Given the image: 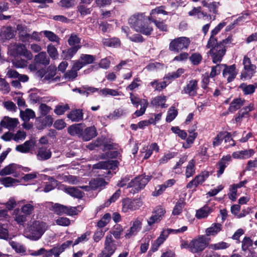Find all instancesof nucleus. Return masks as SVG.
<instances>
[{
  "label": "nucleus",
  "mask_w": 257,
  "mask_h": 257,
  "mask_svg": "<svg viewBox=\"0 0 257 257\" xmlns=\"http://www.w3.org/2000/svg\"><path fill=\"white\" fill-rule=\"evenodd\" d=\"M231 38L228 37L218 44L214 36L211 35L206 47L211 49L209 53L212 57L214 63L220 62L222 60V57L225 53V46L228 43H231Z\"/></svg>",
  "instance_id": "nucleus-2"
},
{
  "label": "nucleus",
  "mask_w": 257,
  "mask_h": 257,
  "mask_svg": "<svg viewBox=\"0 0 257 257\" xmlns=\"http://www.w3.org/2000/svg\"><path fill=\"white\" fill-rule=\"evenodd\" d=\"M201 3L203 7L208 8L209 12L213 14L212 15H215L216 16V15L217 14V9L219 3L215 2L208 3L207 1H203Z\"/></svg>",
  "instance_id": "nucleus-28"
},
{
  "label": "nucleus",
  "mask_w": 257,
  "mask_h": 257,
  "mask_svg": "<svg viewBox=\"0 0 257 257\" xmlns=\"http://www.w3.org/2000/svg\"><path fill=\"white\" fill-rule=\"evenodd\" d=\"M26 137V134L24 131H19L15 134H13V140L16 142L23 141Z\"/></svg>",
  "instance_id": "nucleus-64"
},
{
  "label": "nucleus",
  "mask_w": 257,
  "mask_h": 257,
  "mask_svg": "<svg viewBox=\"0 0 257 257\" xmlns=\"http://www.w3.org/2000/svg\"><path fill=\"white\" fill-rule=\"evenodd\" d=\"M53 210L55 213L58 215L66 214L69 216H72L73 210L70 208V206H65L59 203H55L52 206Z\"/></svg>",
  "instance_id": "nucleus-11"
},
{
  "label": "nucleus",
  "mask_w": 257,
  "mask_h": 257,
  "mask_svg": "<svg viewBox=\"0 0 257 257\" xmlns=\"http://www.w3.org/2000/svg\"><path fill=\"white\" fill-rule=\"evenodd\" d=\"M118 162H99L98 163L93 165V168L108 170V173H109L110 170H115Z\"/></svg>",
  "instance_id": "nucleus-17"
},
{
  "label": "nucleus",
  "mask_w": 257,
  "mask_h": 257,
  "mask_svg": "<svg viewBox=\"0 0 257 257\" xmlns=\"http://www.w3.org/2000/svg\"><path fill=\"white\" fill-rule=\"evenodd\" d=\"M69 109V107L67 104L58 105L56 106L54 109V112L57 115H62Z\"/></svg>",
  "instance_id": "nucleus-57"
},
{
  "label": "nucleus",
  "mask_w": 257,
  "mask_h": 257,
  "mask_svg": "<svg viewBox=\"0 0 257 257\" xmlns=\"http://www.w3.org/2000/svg\"><path fill=\"white\" fill-rule=\"evenodd\" d=\"M190 135L188 137L186 140V143L183 144V147L185 148H188L190 147V145L192 144L197 137V134L193 132H189Z\"/></svg>",
  "instance_id": "nucleus-59"
},
{
  "label": "nucleus",
  "mask_w": 257,
  "mask_h": 257,
  "mask_svg": "<svg viewBox=\"0 0 257 257\" xmlns=\"http://www.w3.org/2000/svg\"><path fill=\"white\" fill-rule=\"evenodd\" d=\"M48 226L46 223L39 220L33 221L25 230V236L31 240H37L41 237Z\"/></svg>",
  "instance_id": "nucleus-3"
},
{
  "label": "nucleus",
  "mask_w": 257,
  "mask_h": 257,
  "mask_svg": "<svg viewBox=\"0 0 257 257\" xmlns=\"http://www.w3.org/2000/svg\"><path fill=\"white\" fill-rule=\"evenodd\" d=\"M130 98L132 104L137 107L139 106V105H142V102H143V100H147L146 99H140L139 97L135 95L132 93H130Z\"/></svg>",
  "instance_id": "nucleus-60"
},
{
  "label": "nucleus",
  "mask_w": 257,
  "mask_h": 257,
  "mask_svg": "<svg viewBox=\"0 0 257 257\" xmlns=\"http://www.w3.org/2000/svg\"><path fill=\"white\" fill-rule=\"evenodd\" d=\"M19 168L20 167L17 164L14 163L11 164L1 171L0 175L1 176H5L15 173Z\"/></svg>",
  "instance_id": "nucleus-30"
},
{
  "label": "nucleus",
  "mask_w": 257,
  "mask_h": 257,
  "mask_svg": "<svg viewBox=\"0 0 257 257\" xmlns=\"http://www.w3.org/2000/svg\"><path fill=\"white\" fill-rule=\"evenodd\" d=\"M97 134L95 127L91 126L83 130L81 138L84 141H88L95 137Z\"/></svg>",
  "instance_id": "nucleus-15"
},
{
  "label": "nucleus",
  "mask_w": 257,
  "mask_h": 257,
  "mask_svg": "<svg viewBox=\"0 0 257 257\" xmlns=\"http://www.w3.org/2000/svg\"><path fill=\"white\" fill-rule=\"evenodd\" d=\"M222 225L219 223H213L211 226L206 229L205 232L207 236H214L221 231Z\"/></svg>",
  "instance_id": "nucleus-26"
},
{
  "label": "nucleus",
  "mask_w": 257,
  "mask_h": 257,
  "mask_svg": "<svg viewBox=\"0 0 257 257\" xmlns=\"http://www.w3.org/2000/svg\"><path fill=\"white\" fill-rule=\"evenodd\" d=\"M190 43V41L189 38L185 37H179L171 42L169 48L171 51L179 52L184 49H187Z\"/></svg>",
  "instance_id": "nucleus-6"
},
{
  "label": "nucleus",
  "mask_w": 257,
  "mask_h": 257,
  "mask_svg": "<svg viewBox=\"0 0 257 257\" xmlns=\"http://www.w3.org/2000/svg\"><path fill=\"white\" fill-rule=\"evenodd\" d=\"M68 44L71 47H81L80 45V39L75 34H72L68 40Z\"/></svg>",
  "instance_id": "nucleus-38"
},
{
  "label": "nucleus",
  "mask_w": 257,
  "mask_h": 257,
  "mask_svg": "<svg viewBox=\"0 0 257 257\" xmlns=\"http://www.w3.org/2000/svg\"><path fill=\"white\" fill-rule=\"evenodd\" d=\"M230 244L226 242L221 241L210 245V248L214 250L224 249L228 248Z\"/></svg>",
  "instance_id": "nucleus-53"
},
{
  "label": "nucleus",
  "mask_w": 257,
  "mask_h": 257,
  "mask_svg": "<svg viewBox=\"0 0 257 257\" xmlns=\"http://www.w3.org/2000/svg\"><path fill=\"white\" fill-rule=\"evenodd\" d=\"M195 173V164L193 162H190L186 166L185 176L186 178L192 176Z\"/></svg>",
  "instance_id": "nucleus-44"
},
{
  "label": "nucleus",
  "mask_w": 257,
  "mask_h": 257,
  "mask_svg": "<svg viewBox=\"0 0 257 257\" xmlns=\"http://www.w3.org/2000/svg\"><path fill=\"white\" fill-rule=\"evenodd\" d=\"M143 150L144 151L142 152V155L143 156V159L146 160L149 158L153 151L158 152L159 150V147L156 143H154L152 144L149 147H144Z\"/></svg>",
  "instance_id": "nucleus-23"
},
{
  "label": "nucleus",
  "mask_w": 257,
  "mask_h": 257,
  "mask_svg": "<svg viewBox=\"0 0 257 257\" xmlns=\"http://www.w3.org/2000/svg\"><path fill=\"white\" fill-rule=\"evenodd\" d=\"M35 145V141L33 140H30L25 142L22 145L17 146L16 147V150L21 153H27L34 148Z\"/></svg>",
  "instance_id": "nucleus-18"
},
{
  "label": "nucleus",
  "mask_w": 257,
  "mask_h": 257,
  "mask_svg": "<svg viewBox=\"0 0 257 257\" xmlns=\"http://www.w3.org/2000/svg\"><path fill=\"white\" fill-rule=\"evenodd\" d=\"M1 36L5 39H10L14 36V32L11 27L3 28L2 30Z\"/></svg>",
  "instance_id": "nucleus-41"
},
{
  "label": "nucleus",
  "mask_w": 257,
  "mask_h": 257,
  "mask_svg": "<svg viewBox=\"0 0 257 257\" xmlns=\"http://www.w3.org/2000/svg\"><path fill=\"white\" fill-rule=\"evenodd\" d=\"M114 242L111 234H107L105 236L104 250L100 254L105 257H110L116 249Z\"/></svg>",
  "instance_id": "nucleus-8"
},
{
  "label": "nucleus",
  "mask_w": 257,
  "mask_h": 257,
  "mask_svg": "<svg viewBox=\"0 0 257 257\" xmlns=\"http://www.w3.org/2000/svg\"><path fill=\"white\" fill-rule=\"evenodd\" d=\"M166 97L164 95L157 96L154 97L152 101V105L156 107H161L162 108L166 107Z\"/></svg>",
  "instance_id": "nucleus-31"
},
{
  "label": "nucleus",
  "mask_w": 257,
  "mask_h": 257,
  "mask_svg": "<svg viewBox=\"0 0 257 257\" xmlns=\"http://www.w3.org/2000/svg\"><path fill=\"white\" fill-rule=\"evenodd\" d=\"M245 101L241 98H235L230 103L228 111L233 112L239 109L244 103Z\"/></svg>",
  "instance_id": "nucleus-27"
},
{
  "label": "nucleus",
  "mask_w": 257,
  "mask_h": 257,
  "mask_svg": "<svg viewBox=\"0 0 257 257\" xmlns=\"http://www.w3.org/2000/svg\"><path fill=\"white\" fill-rule=\"evenodd\" d=\"M141 80L137 77L135 78L132 83L126 87L127 90L133 91L141 85Z\"/></svg>",
  "instance_id": "nucleus-61"
},
{
  "label": "nucleus",
  "mask_w": 257,
  "mask_h": 257,
  "mask_svg": "<svg viewBox=\"0 0 257 257\" xmlns=\"http://www.w3.org/2000/svg\"><path fill=\"white\" fill-rule=\"evenodd\" d=\"M185 204V202L183 199H180L176 203L173 212L172 214L174 215H177L180 214L182 211V209L184 208Z\"/></svg>",
  "instance_id": "nucleus-37"
},
{
  "label": "nucleus",
  "mask_w": 257,
  "mask_h": 257,
  "mask_svg": "<svg viewBox=\"0 0 257 257\" xmlns=\"http://www.w3.org/2000/svg\"><path fill=\"white\" fill-rule=\"evenodd\" d=\"M211 212V209L209 207L204 206L197 211L196 217L198 219L206 218L208 216Z\"/></svg>",
  "instance_id": "nucleus-36"
},
{
  "label": "nucleus",
  "mask_w": 257,
  "mask_h": 257,
  "mask_svg": "<svg viewBox=\"0 0 257 257\" xmlns=\"http://www.w3.org/2000/svg\"><path fill=\"white\" fill-rule=\"evenodd\" d=\"M15 49L18 54L24 56L28 60H31L33 58L32 53L27 49L25 45L18 44L15 45Z\"/></svg>",
  "instance_id": "nucleus-20"
},
{
  "label": "nucleus",
  "mask_w": 257,
  "mask_h": 257,
  "mask_svg": "<svg viewBox=\"0 0 257 257\" xmlns=\"http://www.w3.org/2000/svg\"><path fill=\"white\" fill-rule=\"evenodd\" d=\"M244 70L241 74V79H248L251 78L255 73L256 69L255 65L252 64L249 58L245 56L243 61Z\"/></svg>",
  "instance_id": "nucleus-7"
},
{
  "label": "nucleus",
  "mask_w": 257,
  "mask_h": 257,
  "mask_svg": "<svg viewBox=\"0 0 257 257\" xmlns=\"http://www.w3.org/2000/svg\"><path fill=\"white\" fill-rule=\"evenodd\" d=\"M2 182L5 187H9L12 186L13 184L19 182V181L11 177H6L2 179Z\"/></svg>",
  "instance_id": "nucleus-58"
},
{
  "label": "nucleus",
  "mask_w": 257,
  "mask_h": 257,
  "mask_svg": "<svg viewBox=\"0 0 257 257\" xmlns=\"http://www.w3.org/2000/svg\"><path fill=\"white\" fill-rule=\"evenodd\" d=\"M84 126L82 123L73 124L68 128V132L71 136H77L81 138Z\"/></svg>",
  "instance_id": "nucleus-21"
},
{
  "label": "nucleus",
  "mask_w": 257,
  "mask_h": 257,
  "mask_svg": "<svg viewBox=\"0 0 257 257\" xmlns=\"http://www.w3.org/2000/svg\"><path fill=\"white\" fill-rule=\"evenodd\" d=\"M122 231L123 228L122 226L119 224H117L114 226L112 229L110 231V232L111 234H113L115 238L118 239L120 238Z\"/></svg>",
  "instance_id": "nucleus-47"
},
{
  "label": "nucleus",
  "mask_w": 257,
  "mask_h": 257,
  "mask_svg": "<svg viewBox=\"0 0 257 257\" xmlns=\"http://www.w3.org/2000/svg\"><path fill=\"white\" fill-rule=\"evenodd\" d=\"M124 113L125 112L124 110L121 108H119L110 113L107 116V117L110 119H116L123 115Z\"/></svg>",
  "instance_id": "nucleus-51"
},
{
  "label": "nucleus",
  "mask_w": 257,
  "mask_h": 257,
  "mask_svg": "<svg viewBox=\"0 0 257 257\" xmlns=\"http://www.w3.org/2000/svg\"><path fill=\"white\" fill-rule=\"evenodd\" d=\"M102 43L108 47H117L120 45V40L117 38L103 39Z\"/></svg>",
  "instance_id": "nucleus-35"
},
{
  "label": "nucleus",
  "mask_w": 257,
  "mask_h": 257,
  "mask_svg": "<svg viewBox=\"0 0 257 257\" xmlns=\"http://www.w3.org/2000/svg\"><path fill=\"white\" fill-rule=\"evenodd\" d=\"M79 49V47L78 46L71 47L67 50H63L62 52L61 57L64 59H70L74 56Z\"/></svg>",
  "instance_id": "nucleus-29"
},
{
  "label": "nucleus",
  "mask_w": 257,
  "mask_h": 257,
  "mask_svg": "<svg viewBox=\"0 0 257 257\" xmlns=\"http://www.w3.org/2000/svg\"><path fill=\"white\" fill-rule=\"evenodd\" d=\"M99 95L102 97L123 96L121 91L116 89H110L108 88H104L100 89L99 92Z\"/></svg>",
  "instance_id": "nucleus-19"
},
{
  "label": "nucleus",
  "mask_w": 257,
  "mask_h": 257,
  "mask_svg": "<svg viewBox=\"0 0 257 257\" xmlns=\"http://www.w3.org/2000/svg\"><path fill=\"white\" fill-rule=\"evenodd\" d=\"M184 70L182 68L178 69L176 71L168 73L164 79H174L179 77L183 73Z\"/></svg>",
  "instance_id": "nucleus-52"
},
{
  "label": "nucleus",
  "mask_w": 257,
  "mask_h": 257,
  "mask_svg": "<svg viewBox=\"0 0 257 257\" xmlns=\"http://www.w3.org/2000/svg\"><path fill=\"white\" fill-rule=\"evenodd\" d=\"M178 111L174 107H171L169 109L166 120L167 122H171L177 116Z\"/></svg>",
  "instance_id": "nucleus-46"
},
{
  "label": "nucleus",
  "mask_w": 257,
  "mask_h": 257,
  "mask_svg": "<svg viewBox=\"0 0 257 257\" xmlns=\"http://www.w3.org/2000/svg\"><path fill=\"white\" fill-rule=\"evenodd\" d=\"M151 178V176H138L128 183L127 188H131L130 192L135 194L144 189Z\"/></svg>",
  "instance_id": "nucleus-4"
},
{
  "label": "nucleus",
  "mask_w": 257,
  "mask_h": 257,
  "mask_svg": "<svg viewBox=\"0 0 257 257\" xmlns=\"http://www.w3.org/2000/svg\"><path fill=\"white\" fill-rule=\"evenodd\" d=\"M95 60L94 56L88 54H81L80 60L85 65L92 63Z\"/></svg>",
  "instance_id": "nucleus-42"
},
{
  "label": "nucleus",
  "mask_w": 257,
  "mask_h": 257,
  "mask_svg": "<svg viewBox=\"0 0 257 257\" xmlns=\"http://www.w3.org/2000/svg\"><path fill=\"white\" fill-rule=\"evenodd\" d=\"M64 191L66 193L69 194L70 196L78 199H81L83 197L84 195V193L78 187H65L64 188Z\"/></svg>",
  "instance_id": "nucleus-24"
},
{
  "label": "nucleus",
  "mask_w": 257,
  "mask_h": 257,
  "mask_svg": "<svg viewBox=\"0 0 257 257\" xmlns=\"http://www.w3.org/2000/svg\"><path fill=\"white\" fill-rule=\"evenodd\" d=\"M120 153L115 149H110L105 153V155H102L100 159H120Z\"/></svg>",
  "instance_id": "nucleus-33"
},
{
  "label": "nucleus",
  "mask_w": 257,
  "mask_h": 257,
  "mask_svg": "<svg viewBox=\"0 0 257 257\" xmlns=\"http://www.w3.org/2000/svg\"><path fill=\"white\" fill-rule=\"evenodd\" d=\"M19 120L17 118L5 116L1 121L2 126L9 130H14L18 124Z\"/></svg>",
  "instance_id": "nucleus-14"
},
{
  "label": "nucleus",
  "mask_w": 257,
  "mask_h": 257,
  "mask_svg": "<svg viewBox=\"0 0 257 257\" xmlns=\"http://www.w3.org/2000/svg\"><path fill=\"white\" fill-rule=\"evenodd\" d=\"M37 156L41 159L48 160L51 156V152L47 147H40L38 149Z\"/></svg>",
  "instance_id": "nucleus-32"
},
{
  "label": "nucleus",
  "mask_w": 257,
  "mask_h": 257,
  "mask_svg": "<svg viewBox=\"0 0 257 257\" xmlns=\"http://www.w3.org/2000/svg\"><path fill=\"white\" fill-rule=\"evenodd\" d=\"M252 149L246 150L233 153L232 156L234 159H248L254 154Z\"/></svg>",
  "instance_id": "nucleus-16"
},
{
  "label": "nucleus",
  "mask_w": 257,
  "mask_h": 257,
  "mask_svg": "<svg viewBox=\"0 0 257 257\" xmlns=\"http://www.w3.org/2000/svg\"><path fill=\"white\" fill-rule=\"evenodd\" d=\"M15 220L19 224H23L26 221L27 215L22 214L20 213L19 209H15L14 211Z\"/></svg>",
  "instance_id": "nucleus-39"
},
{
  "label": "nucleus",
  "mask_w": 257,
  "mask_h": 257,
  "mask_svg": "<svg viewBox=\"0 0 257 257\" xmlns=\"http://www.w3.org/2000/svg\"><path fill=\"white\" fill-rule=\"evenodd\" d=\"M34 210V206L31 203L26 204L21 208L22 212L27 216L32 214Z\"/></svg>",
  "instance_id": "nucleus-56"
},
{
  "label": "nucleus",
  "mask_w": 257,
  "mask_h": 257,
  "mask_svg": "<svg viewBox=\"0 0 257 257\" xmlns=\"http://www.w3.org/2000/svg\"><path fill=\"white\" fill-rule=\"evenodd\" d=\"M210 239L204 235H199L192 240L189 244L190 250L192 253L203 251L208 245Z\"/></svg>",
  "instance_id": "nucleus-5"
},
{
  "label": "nucleus",
  "mask_w": 257,
  "mask_h": 257,
  "mask_svg": "<svg viewBox=\"0 0 257 257\" xmlns=\"http://www.w3.org/2000/svg\"><path fill=\"white\" fill-rule=\"evenodd\" d=\"M47 50L51 58L53 59H56L58 58V53L57 50L52 44H49L48 45Z\"/></svg>",
  "instance_id": "nucleus-48"
},
{
  "label": "nucleus",
  "mask_w": 257,
  "mask_h": 257,
  "mask_svg": "<svg viewBox=\"0 0 257 257\" xmlns=\"http://www.w3.org/2000/svg\"><path fill=\"white\" fill-rule=\"evenodd\" d=\"M148 21L153 22L156 26L162 31H167V26L163 21H159L153 17H147L145 13H137L131 16L128 19L131 27L137 32L145 35H149L153 32V29Z\"/></svg>",
  "instance_id": "nucleus-1"
},
{
  "label": "nucleus",
  "mask_w": 257,
  "mask_h": 257,
  "mask_svg": "<svg viewBox=\"0 0 257 257\" xmlns=\"http://www.w3.org/2000/svg\"><path fill=\"white\" fill-rule=\"evenodd\" d=\"M224 66V64H217L215 66H213L211 69V71L209 75L210 77L213 78L216 75L219 74Z\"/></svg>",
  "instance_id": "nucleus-55"
},
{
  "label": "nucleus",
  "mask_w": 257,
  "mask_h": 257,
  "mask_svg": "<svg viewBox=\"0 0 257 257\" xmlns=\"http://www.w3.org/2000/svg\"><path fill=\"white\" fill-rule=\"evenodd\" d=\"M34 61L36 64L47 66L49 64L50 59L46 52H41L35 56Z\"/></svg>",
  "instance_id": "nucleus-22"
},
{
  "label": "nucleus",
  "mask_w": 257,
  "mask_h": 257,
  "mask_svg": "<svg viewBox=\"0 0 257 257\" xmlns=\"http://www.w3.org/2000/svg\"><path fill=\"white\" fill-rule=\"evenodd\" d=\"M76 0H61L58 5L63 8L68 9L75 6Z\"/></svg>",
  "instance_id": "nucleus-54"
},
{
  "label": "nucleus",
  "mask_w": 257,
  "mask_h": 257,
  "mask_svg": "<svg viewBox=\"0 0 257 257\" xmlns=\"http://www.w3.org/2000/svg\"><path fill=\"white\" fill-rule=\"evenodd\" d=\"M150 84L154 87L155 89L157 91H161L167 86V83L165 81L159 82L158 80H154L151 82Z\"/></svg>",
  "instance_id": "nucleus-50"
},
{
  "label": "nucleus",
  "mask_w": 257,
  "mask_h": 257,
  "mask_svg": "<svg viewBox=\"0 0 257 257\" xmlns=\"http://www.w3.org/2000/svg\"><path fill=\"white\" fill-rule=\"evenodd\" d=\"M41 33H43L50 41L56 42L58 44L60 43V38L53 32L49 31H43Z\"/></svg>",
  "instance_id": "nucleus-40"
},
{
  "label": "nucleus",
  "mask_w": 257,
  "mask_h": 257,
  "mask_svg": "<svg viewBox=\"0 0 257 257\" xmlns=\"http://www.w3.org/2000/svg\"><path fill=\"white\" fill-rule=\"evenodd\" d=\"M252 240L249 237H245L242 241V249L243 251L247 250L250 246H252Z\"/></svg>",
  "instance_id": "nucleus-63"
},
{
  "label": "nucleus",
  "mask_w": 257,
  "mask_h": 257,
  "mask_svg": "<svg viewBox=\"0 0 257 257\" xmlns=\"http://www.w3.org/2000/svg\"><path fill=\"white\" fill-rule=\"evenodd\" d=\"M83 113L82 109H75L67 115L68 118L72 121H79L83 119Z\"/></svg>",
  "instance_id": "nucleus-25"
},
{
  "label": "nucleus",
  "mask_w": 257,
  "mask_h": 257,
  "mask_svg": "<svg viewBox=\"0 0 257 257\" xmlns=\"http://www.w3.org/2000/svg\"><path fill=\"white\" fill-rule=\"evenodd\" d=\"M103 183V180L98 178L91 180L89 182V185H90L92 189L95 190L98 188L99 187L101 186Z\"/></svg>",
  "instance_id": "nucleus-62"
},
{
  "label": "nucleus",
  "mask_w": 257,
  "mask_h": 257,
  "mask_svg": "<svg viewBox=\"0 0 257 257\" xmlns=\"http://www.w3.org/2000/svg\"><path fill=\"white\" fill-rule=\"evenodd\" d=\"M198 89V81L195 79L191 80L184 87L182 90V93L188 94L190 96H194L197 95Z\"/></svg>",
  "instance_id": "nucleus-10"
},
{
  "label": "nucleus",
  "mask_w": 257,
  "mask_h": 257,
  "mask_svg": "<svg viewBox=\"0 0 257 257\" xmlns=\"http://www.w3.org/2000/svg\"><path fill=\"white\" fill-rule=\"evenodd\" d=\"M223 68V77L227 79L228 82L232 81L235 77L237 72L236 71L235 65H232L229 66H227L224 65Z\"/></svg>",
  "instance_id": "nucleus-13"
},
{
  "label": "nucleus",
  "mask_w": 257,
  "mask_h": 257,
  "mask_svg": "<svg viewBox=\"0 0 257 257\" xmlns=\"http://www.w3.org/2000/svg\"><path fill=\"white\" fill-rule=\"evenodd\" d=\"M142 218H136L134 221L132 226L128 230V232L126 233L125 237L126 238H130L132 236L136 235L142 228Z\"/></svg>",
  "instance_id": "nucleus-12"
},
{
  "label": "nucleus",
  "mask_w": 257,
  "mask_h": 257,
  "mask_svg": "<svg viewBox=\"0 0 257 257\" xmlns=\"http://www.w3.org/2000/svg\"><path fill=\"white\" fill-rule=\"evenodd\" d=\"M20 116L24 121H28L35 117V113L33 110L28 108L25 111H21Z\"/></svg>",
  "instance_id": "nucleus-34"
},
{
  "label": "nucleus",
  "mask_w": 257,
  "mask_h": 257,
  "mask_svg": "<svg viewBox=\"0 0 257 257\" xmlns=\"http://www.w3.org/2000/svg\"><path fill=\"white\" fill-rule=\"evenodd\" d=\"M239 87L246 95L252 94L254 92L255 89V86L252 84L247 85L244 83L241 84Z\"/></svg>",
  "instance_id": "nucleus-43"
},
{
  "label": "nucleus",
  "mask_w": 257,
  "mask_h": 257,
  "mask_svg": "<svg viewBox=\"0 0 257 257\" xmlns=\"http://www.w3.org/2000/svg\"><path fill=\"white\" fill-rule=\"evenodd\" d=\"M158 14H163L166 15L168 14V12L165 10V8L163 6L157 7L151 11L150 15L148 17H153L156 19V15Z\"/></svg>",
  "instance_id": "nucleus-45"
},
{
  "label": "nucleus",
  "mask_w": 257,
  "mask_h": 257,
  "mask_svg": "<svg viewBox=\"0 0 257 257\" xmlns=\"http://www.w3.org/2000/svg\"><path fill=\"white\" fill-rule=\"evenodd\" d=\"M143 205V202L140 198H137L131 200L126 198L122 201V211L124 212L129 210H135L139 209Z\"/></svg>",
  "instance_id": "nucleus-9"
},
{
  "label": "nucleus",
  "mask_w": 257,
  "mask_h": 257,
  "mask_svg": "<svg viewBox=\"0 0 257 257\" xmlns=\"http://www.w3.org/2000/svg\"><path fill=\"white\" fill-rule=\"evenodd\" d=\"M10 244L12 247L18 253H23L26 251L25 247L19 243L12 241L10 242Z\"/></svg>",
  "instance_id": "nucleus-49"
}]
</instances>
